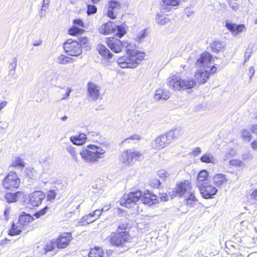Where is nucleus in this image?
Instances as JSON below:
<instances>
[{
  "label": "nucleus",
  "mask_w": 257,
  "mask_h": 257,
  "mask_svg": "<svg viewBox=\"0 0 257 257\" xmlns=\"http://www.w3.org/2000/svg\"><path fill=\"white\" fill-rule=\"evenodd\" d=\"M250 196L254 201H257V189H255L252 192Z\"/></svg>",
  "instance_id": "nucleus-63"
},
{
  "label": "nucleus",
  "mask_w": 257,
  "mask_h": 257,
  "mask_svg": "<svg viewBox=\"0 0 257 257\" xmlns=\"http://www.w3.org/2000/svg\"><path fill=\"white\" fill-rule=\"evenodd\" d=\"M144 159L143 154L140 152L135 150H129L122 153L120 160L125 164L132 165L137 161H141Z\"/></svg>",
  "instance_id": "nucleus-7"
},
{
  "label": "nucleus",
  "mask_w": 257,
  "mask_h": 257,
  "mask_svg": "<svg viewBox=\"0 0 257 257\" xmlns=\"http://www.w3.org/2000/svg\"><path fill=\"white\" fill-rule=\"evenodd\" d=\"M11 166L19 169H23L25 166V163L20 157H17L13 161Z\"/></svg>",
  "instance_id": "nucleus-31"
},
{
  "label": "nucleus",
  "mask_w": 257,
  "mask_h": 257,
  "mask_svg": "<svg viewBox=\"0 0 257 257\" xmlns=\"http://www.w3.org/2000/svg\"><path fill=\"white\" fill-rule=\"evenodd\" d=\"M71 237V235L68 233L61 234L57 239L55 240L56 246L59 248H65L70 241Z\"/></svg>",
  "instance_id": "nucleus-17"
},
{
  "label": "nucleus",
  "mask_w": 257,
  "mask_h": 257,
  "mask_svg": "<svg viewBox=\"0 0 257 257\" xmlns=\"http://www.w3.org/2000/svg\"><path fill=\"white\" fill-rule=\"evenodd\" d=\"M160 181L157 179H153L151 181V185L155 187V188H158L160 185Z\"/></svg>",
  "instance_id": "nucleus-56"
},
{
  "label": "nucleus",
  "mask_w": 257,
  "mask_h": 257,
  "mask_svg": "<svg viewBox=\"0 0 257 257\" xmlns=\"http://www.w3.org/2000/svg\"><path fill=\"white\" fill-rule=\"evenodd\" d=\"M77 41L81 46L82 44H85L87 43L88 39L86 37H80L79 38H78Z\"/></svg>",
  "instance_id": "nucleus-57"
},
{
  "label": "nucleus",
  "mask_w": 257,
  "mask_h": 257,
  "mask_svg": "<svg viewBox=\"0 0 257 257\" xmlns=\"http://www.w3.org/2000/svg\"><path fill=\"white\" fill-rule=\"evenodd\" d=\"M45 194L40 191H34L29 196L30 204L34 206H38L45 198Z\"/></svg>",
  "instance_id": "nucleus-15"
},
{
  "label": "nucleus",
  "mask_w": 257,
  "mask_h": 257,
  "mask_svg": "<svg viewBox=\"0 0 257 257\" xmlns=\"http://www.w3.org/2000/svg\"><path fill=\"white\" fill-rule=\"evenodd\" d=\"M18 193V192L16 193H6L5 196V198L8 203L16 202L17 200V196Z\"/></svg>",
  "instance_id": "nucleus-36"
},
{
  "label": "nucleus",
  "mask_w": 257,
  "mask_h": 257,
  "mask_svg": "<svg viewBox=\"0 0 257 257\" xmlns=\"http://www.w3.org/2000/svg\"><path fill=\"white\" fill-rule=\"evenodd\" d=\"M96 219L90 213L84 216L78 222V225L84 226L94 222Z\"/></svg>",
  "instance_id": "nucleus-26"
},
{
  "label": "nucleus",
  "mask_w": 257,
  "mask_h": 257,
  "mask_svg": "<svg viewBox=\"0 0 257 257\" xmlns=\"http://www.w3.org/2000/svg\"><path fill=\"white\" fill-rule=\"evenodd\" d=\"M57 189L55 186H54L52 189L47 192V199L48 200H54L57 194Z\"/></svg>",
  "instance_id": "nucleus-38"
},
{
  "label": "nucleus",
  "mask_w": 257,
  "mask_h": 257,
  "mask_svg": "<svg viewBox=\"0 0 257 257\" xmlns=\"http://www.w3.org/2000/svg\"><path fill=\"white\" fill-rule=\"evenodd\" d=\"M200 161L202 163L214 164L215 158L211 153L207 152L200 158Z\"/></svg>",
  "instance_id": "nucleus-28"
},
{
  "label": "nucleus",
  "mask_w": 257,
  "mask_h": 257,
  "mask_svg": "<svg viewBox=\"0 0 257 257\" xmlns=\"http://www.w3.org/2000/svg\"><path fill=\"white\" fill-rule=\"evenodd\" d=\"M100 90V86L97 85L92 82H89L87 84V91L88 96L92 100H97L100 95L99 91Z\"/></svg>",
  "instance_id": "nucleus-14"
},
{
  "label": "nucleus",
  "mask_w": 257,
  "mask_h": 257,
  "mask_svg": "<svg viewBox=\"0 0 257 257\" xmlns=\"http://www.w3.org/2000/svg\"><path fill=\"white\" fill-rule=\"evenodd\" d=\"M103 208L101 209V210L96 209L93 213H91V214L92 215L93 217H94L95 218L97 219L99 217L100 215H101L102 212L103 211Z\"/></svg>",
  "instance_id": "nucleus-51"
},
{
  "label": "nucleus",
  "mask_w": 257,
  "mask_h": 257,
  "mask_svg": "<svg viewBox=\"0 0 257 257\" xmlns=\"http://www.w3.org/2000/svg\"><path fill=\"white\" fill-rule=\"evenodd\" d=\"M67 151L70 154L72 159L76 162H78L79 159L78 154L76 152L75 148L73 146L69 145L66 148Z\"/></svg>",
  "instance_id": "nucleus-33"
},
{
  "label": "nucleus",
  "mask_w": 257,
  "mask_h": 257,
  "mask_svg": "<svg viewBox=\"0 0 257 257\" xmlns=\"http://www.w3.org/2000/svg\"><path fill=\"white\" fill-rule=\"evenodd\" d=\"M8 76L11 80H16L18 76L16 73V70H9Z\"/></svg>",
  "instance_id": "nucleus-53"
},
{
  "label": "nucleus",
  "mask_w": 257,
  "mask_h": 257,
  "mask_svg": "<svg viewBox=\"0 0 257 257\" xmlns=\"http://www.w3.org/2000/svg\"><path fill=\"white\" fill-rule=\"evenodd\" d=\"M170 97V92L168 90L159 88L155 91L154 98L156 100L168 99Z\"/></svg>",
  "instance_id": "nucleus-21"
},
{
  "label": "nucleus",
  "mask_w": 257,
  "mask_h": 257,
  "mask_svg": "<svg viewBox=\"0 0 257 257\" xmlns=\"http://www.w3.org/2000/svg\"><path fill=\"white\" fill-rule=\"evenodd\" d=\"M252 53V50L251 48H248L244 54L245 61L248 60L251 56Z\"/></svg>",
  "instance_id": "nucleus-54"
},
{
  "label": "nucleus",
  "mask_w": 257,
  "mask_h": 257,
  "mask_svg": "<svg viewBox=\"0 0 257 257\" xmlns=\"http://www.w3.org/2000/svg\"><path fill=\"white\" fill-rule=\"evenodd\" d=\"M110 243L114 246H119L123 245L125 243L131 240V237L126 231L112 232L109 236Z\"/></svg>",
  "instance_id": "nucleus-8"
},
{
  "label": "nucleus",
  "mask_w": 257,
  "mask_h": 257,
  "mask_svg": "<svg viewBox=\"0 0 257 257\" xmlns=\"http://www.w3.org/2000/svg\"><path fill=\"white\" fill-rule=\"evenodd\" d=\"M241 137L243 140L247 142H249L251 140V134L249 131L242 129L241 131Z\"/></svg>",
  "instance_id": "nucleus-39"
},
{
  "label": "nucleus",
  "mask_w": 257,
  "mask_h": 257,
  "mask_svg": "<svg viewBox=\"0 0 257 257\" xmlns=\"http://www.w3.org/2000/svg\"><path fill=\"white\" fill-rule=\"evenodd\" d=\"M104 252L103 249L100 247H95L91 249L89 257H104Z\"/></svg>",
  "instance_id": "nucleus-30"
},
{
  "label": "nucleus",
  "mask_w": 257,
  "mask_h": 257,
  "mask_svg": "<svg viewBox=\"0 0 257 257\" xmlns=\"http://www.w3.org/2000/svg\"><path fill=\"white\" fill-rule=\"evenodd\" d=\"M229 164L233 166H237L242 167L244 166V164L238 159H232L229 161Z\"/></svg>",
  "instance_id": "nucleus-43"
},
{
  "label": "nucleus",
  "mask_w": 257,
  "mask_h": 257,
  "mask_svg": "<svg viewBox=\"0 0 257 257\" xmlns=\"http://www.w3.org/2000/svg\"><path fill=\"white\" fill-rule=\"evenodd\" d=\"M242 158L244 160H251L252 157L249 153H246L242 155Z\"/></svg>",
  "instance_id": "nucleus-60"
},
{
  "label": "nucleus",
  "mask_w": 257,
  "mask_h": 257,
  "mask_svg": "<svg viewBox=\"0 0 257 257\" xmlns=\"http://www.w3.org/2000/svg\"><path fill=\"white\" fill-rule=\"evenodd\" d=\"M188 193L189 194L186 199H188L189 200H193V201H197V199L195 197L194 192L192 191V189Z\"/></svg>",
  "instance_id": "nucleus-55"
},
{
  "label": "nucleus",
  "mask_w": 257,
  "mask_h": 257,
  "mask_svg": "<svg viewBox=\"0 0 257 257\" xmlns=\"http://www.w3.org/2000/svg\"><path fill=\"white\" fill-rule=\"evenodd\" d=\"M200 194L205 199L212 198L215 195L217 189L212 185L204 184L199 187Z\"/></svg>",
  "instance_id": "nucleus-13"
},
{
  "label": "nucleus",
  "mask_w": 257,
  "mask_h": 257,
  "mask_svg": "<svg viewBox=\"0 0 257 257\" xmlns=\"http://www.w3.org/2000/svg\"><path fill=\"white\" fill-rule=\"evenodd\" d=\"M86 139V135L85 134H80L71 137L70 140L74 145L80 146L85 143Z\"/></svg>",
  "instance_id": "nucleus-24"
},
{
  "label": "nucleus",
  "mask_w": 257,
  "mask_h": 257,
  "mask_svg": "<svg viewBox=\"0 0 257 257\" xmlns=\"http://www.w3.org/2000/svg\"><path fill=\"white\" fill-rule=\"evenodd\" d=\"M225 27L229 30L234 36L242 32L245 29L244 25H237L229 21H226Z\"/></svg>",
  "instance_id": "nucleus-18"
},
{
  "label": "nucleus",
  "mask_w": 257,
  "mask_h": 257,
  "mask_svg": "<svg viewBox=\"0 0 257 257\" xmlns=\"http://www.w3.org/2000/svg\"><path fill=\"white\" fill-rule=\"evenodd\" d=\"M128 224L127 221L123 220L121 221L117 227V231L119 230H126L128 228Z\"/></svg>",
  "instance_id": "nucleus-48"
},
{
  "label": "nucleus",
  "mask_w": 257,
  "mask_h": 257,
  "mask_svg": "<svg viewBox=\"0 0 257 257\" xmlns=\"http://www.w3.org/2000/svg\"><path fill=\"white\" fill-rule=\"evenodd\" d=\"M156 20L157 23L160 25H164L170 21V19L167 16L159 14L157 15Z\"/></svg>",
  "instance_id": "nucleus-35"
},
{
  "label": "nucleus",
  "mask_w": 257,
  "mask_h": 257,
  "mask_svg": "<svg viewBox=\"0 0 257 257\" xmlns=\"http://www.w3.org/2000/svg\"><path fill=\"white\" fill-rule=\"evenodd\" d=\"M96 49L99 52V54L104 58L109 59L113 56L112 54L110 52V51L106 47V46L102 44L98 45L96 47Z\"/></svg>",
  "instance_id": "nucleus-20"
},
{
  "label": "nucleus",
  "mask_w": 257,
  "mask_h": 257,
  "mask_svg": "<svg viewBox=\"0 0 257 257\" xmlns=\"http://www.w3.org/2000/svg\"><path fill=\"white\" fill-rule=\"evenodd\" d=\"M50 0H43V3L42 6L41 11V15H42L43 11H46V8H47L48 5L49 3L50 2Z\"/></svg>",
  "instance_id": "nucleus-58"
},
{
  "label": "nucleus",
  "mask_w": 257,
  "mask_h": 257,
  "mask_svg": "<svg viewBox=\"0 0 257 257\" xmlns=\"http://www.w3.org/2000/svg\"><path fill=\"white\" fill-rule=\"evenodd\" d=\"M168 138V136L166 135L159 136L152 142V147L158 150L164 148L171 143V140Z\"/></svg>",
  "instance_id": "nucleus-12"
},
{
  "label": "nucleus",
  "mask_w": 257,
  "mask_h": 257,
  "mask_svg": "<svg viewBox=\"0 0 257 257\" xmlns=\"http://www.w3.org/2000/svg\"><path fill=\"white\" fill-rule=\"evenodd\" d=\"M192 78L182 79L180 76L174 75L168 79V85L174 91H180L191 89L196 85Z\"/></svg>",
  "instance_id": "nucleus-4"
},
{
  "label": "nucleus",
  "mask_w": 257,
  "mask_h": 257,
  "mask_svg": "<svg viewBox=\"0 0 257 257\" xmlns=\"http://www.w3.org/2000/svg\"><path fill=\"white\" fill-rule=\"evenodd\" d=\"M106 43L108 47L114 52L118 53L121 51L123 48L126 49V51L128 52L135 48L133 43L126 41H121L119 39L112 37L106 39Z\"/></svg>",
  "instance_id": "nucleus-5"
},
{
  "label": "nucleus",
  "mask_w": 257,
  "mask_h": 257,
  "mask_svg": "<svg viewBox=\"0 0 257 257\" xmlns=\"http://www.w3.org/2000/svg\"><path fill=\"white\" fill-rule=\"evenodd\" d=\"M56 246V244H55V239H53L51 241L48 242L44 248L45 250V253L52 250Z\"/></svg>",
  "instance_id": "nucleus-40"
},
{
  "label": "nucleus",
  "mask_w": 257,
  "mask_h": 257,
  "mask_svg": "<svg viewBox=\"0 0 257 257\" xmlns=\"http://www.w3.org/2000/svg\"><path fill=\"white\" fill-rule=\"evenodd\" d=\"M141 139V137L140 135L135 134L131 136L130 137L126 138L124 140V142H129V140H140Z\"/></svg>",
  "instance_id": "nucleus-50"
},
{
  "label": "nucleus",
  "mask_w": 257,
  "mask_h": 257,
  "mask_svg": "<svg viewBox=\"0 0 257 257\" xmlns=\"http://www.w3.org/2000/svg\"><path fill=\"white\" fill-rule=\"evenodd\" d=\"M236 154V152L235 149L233 148L229 149L225 154V158L224 159V160H226L228 158L234 157Z\"/></svg>",
  "instance_id": "nucleus-45"
},
{
  "label": "nucleus",
  "mask_w": 257,
  "mask_h": 257,
  "mask_svg": "<svg viewBox=\"0 0 257 257\" xmlns=\"http://www.w3.org/2000/svg\"><path fill=\"white\" fill-rule=\"evenodd\" d=\"M192 189L190 182L185 180L177 185L175 190H176V193L180 197L182 196L186 192H190Z\"/></svg>",
  "instance_id": "nucleus-19"
},
{
  "label": "nucleus",
  "mask_w": 257,
  "mask_h": 257,
  "mask_svg": "<svg viewBox=\"0 0 257 257\" xmlns=\"http://www.w3.org/2000/svg\"><path fill=\"white\" fill-rule=\"evenodd\" d=\"M142 195V192L140 190L124 194L120 200V204L125 207H132L133 205L140 200Z\"/></svg>",
  "instance_id": "nucleus-9"
},
{
  "label": "nucleus",
  "mask_w": 257,
  "mask_h": 257,
  "mask_svg": "<svg viewBox=\"0 0 257 257\" xmlns=\"http://www.w3.org/2000/svg\"><path fill=\"white\" fill-rule=\"evenodd\" d=\"M182 128L180 127H177L174 129L173 131H170L168 136L169 138H172V139L177 138L182 133Z\"/></svg>",
  "instance_id": "nucleus-37"
},
{
  "label": "nucleus",
  "mask_w": 257,
  "mask_h": 257,
  "mask_svg": "<svg viewBox=\"0 0 257 257\" xmlns=\"http://www.w3.org/2000/svg\"><path fill=\"white\" fill-rule=\"evenodd\" d=\"M250 130L253 133L257 135V124H252L250 127Z\"/></svg>",
  "instance_id": "nucleus-64"
},
{
  "label": "nucleus",
  "mask_w": 257,
  "mask_h": 257,
  "mask_svg": "<svg viewBox=\"0 0 257 257\" xmlns=\"http://www.w3.org/2000/svg\"><path fill=\"white\" fill-rule=\"evenodd\" d=\"M214 64L210 53L204 52L201 54L195 63L196 71L194 75L198 83H204L209 78L210 74L217 71V69Z\"/></svg>",
  "instance_id": "nucleus-1"
},
{
  "label": "nucleus",
  "mask_w": 257,
  "mask_h": 257,
  "mask_svg": "<svg viewBox=\"0 0 257 257\" xmlns=\"http://www.w3.org/2000/svg\"><path fill=\"white\" fill-rule=\"evenodd\" d=\"M97 12V8L96 7L92 5H87V14L88 15H91L92 14H94Z\"/></svg>",
  "instance_id": "nucleus-46"
},
{
  "label": "nucleus",
  "mask_w": 257,
  "mask_h": 257,
  "mask_svg": "<svg viewBox=\"0 0 257 257\" xmlns=\"http://www.w3.org/2000/svg\"><path fill=\"white\" fill-rule=\"evenodd\" d=\"M99 32L104 35L114 34L119 38H121L126 33L123 26L115 25L110 21L102 25L99 28Z\"/></svg>",
  "instance_id": "nucleus-6"
},
{
  "label": "nucleus",
  "mask_w": 257,
  "mask_h": 257,
  "mask_svg": "<svg viewBox=\"0 0 257 257\" xmlns=\"http://www.w3.org/2000/svg\"><path fill=\"white\" fill-rule=\"evenodd\" d=\"M73 23L75 25H78L80 27H83V22L80 19H76L73 21Z\"/></svg>",
  "instance_id": "nucleus-62"
},
{
  "label": "nucleus",
  "mask_w": 257,
  "mask_h": 257,
  "mask_svg": "<svg viewBox=\"0 0 257 257\" xmlns=\"http://www.w3.org/2000/svg\"><path fill=\"white\" fill-rule=\"evenodd\" d=\"M87 148L83 149L80 153V155L83 161L88 163H94L98 159L103 158L105 150L99 146L94 145H89Z\"/></svg>",
  "instance_id": "nucleus-3"
},
{
  "label": "nucleus",
  "mask_w": 257,
  "mask_h": 257,
  "mask_svg": "<svg viewBox=\"0 0 257 257\" xmlns=\"http://www.w3.org/2000/svg\"><path fill=\"white\" fill-rule=\"evenodd\" d=\"M224 47V44L222 42L219 41H215L210 45L211 50L214 53H218Z\"/></svg>",
  "instance_id": "nucleus-29"
},
{
  "label": "nucleus",
  "mask_w": 257,
  "mask_h": 257,
  "mask_svg": "<svg viewBox=\"0 0 257 257\" xmlns=\"http://www.w3.org/2000/svg\"><path fill=\"white\" fill-rule=\"evenodd\" d=\"M156 200V196L150 193L144 194L141 195L140 200L143 204L151 205L155 203Z\"/></svg>",
  "instance_id": "nucleus-23"
},
{
  "label": "nucleus",
  "mask_w": 257,
  "mask_h": 257,
  "mask_svg": "<svg viewBox=\"0 0 257 257\" xmlns=\"http://www.w3.org/2000/svg\"><path fill=\"white\" fill-rule=\"evenodd\" d=\"M213 183L217 187L221 186L224 182L227 181L225 175L223 174H217L214 176L212 179Z\"/></svg>",
  "instance_id": "nucleus-25"
},
{
  "label": "nucleus",
  "mask_w": 257,
  "mask_h": 257,
  "mask_svg": "<svg viewBox=\"0 0 257 257\" xmlns=\"http://www.w3.org/2000/svg\"><path fill=\"white\" fill-rule=\"evenodd\" d=\"M66 53L71 56H78L82 53V47L76 40H67L64 44Z\"/></svg>",
  "instance_id": "nucleus-10"
},
{
  "label": "nucleus",
  "mask_w": 257,
  "mask_h": 257,
  "mask_svg": "<svg viewBox=\"0 0 257 257\" xmlns=\"http://www.w3.org/2000/svg\"><path fill=\"white\" fill-rule=\"evenodd\" d=\"M83 31V30L82 29H79L75 26H73L68 30L69 34L73 36H75L77 34H80Z\"/></svg>",
  "instance_id": "nucleus-42"
},
{
  "label": "nucleus",
  "mask_w": 257,
  "mask_h": 257,
  "mask_svg": "<svg viewBox=\"0 0 257 257\" xmlns=\"http://www.w3.org/2000/svg\"><path fill=\"white\" fill-rule=\"evenodd\" d=\"M74 60V59L63 54L60 55L58 58V62L61 64H66L72 63Z\"/></svg>",
  "instance_id": "nucleus-34"
},
{
  "label": "nucleus",
  "mask_w": 257,
  "mask_h": 257,
  "mask_svg": "<svg viewBox=\"0 0 257 257\" xmlns=\"http://www.w3.org/2000/svg\"><path fill=\"white\" fill-rule=\"evenodd\" d=\"M24 228L20 224L16 225L15 223L12 224V226L9 230V234L12 236L18 235L22 232V229Z\"/></svg>",
  "instance_id": "nucleus-32"
},
{
  "label": "nucleus",
  "mask_w": 257,
  "mask_h": 257,
  "mask_svg": "<svg viewBox=\"0 0 257 257\" xmlns=\"http://www.w3.org/2000/svg\"><path fill=\"white\" fill-rule=\"evenodd\" d=\"M48 209V207L46 206L43 209L40 210L39 211L36 212L34 215V216L36 217V218H39L41 216L44 215L46 213Z\"/></svg>",
  "instance_id": "nucleus-49"
},
{
  "label": "nucleus",
  "mask_w": 257,
  "mask_h": 257,
  "mask_svg": "<svg viewBox=\"0 0 257 257\" xmlns=\"http://www.w3.org/2000/svg\"><path fill=\"white\" fill-rule=\"evenodd\" d=\"M158 176L163 180H165L166 178L169 177L170 174L164 169H161L158 172Z\"/></svg>",
  "instance_id": "nucleus-41"
},
{
  "label": "nucleus",
  "mask_w": 257,
  "mask_h": 257,
  "mask_svg": "<svg viewBox=\"0 0 257 257\" xmlns=\"http://www.w3.org/2000/svg\"><path fill=\"white\" fill-rule=\"evenodd\" d=\"M164 4L167 6H176L179 3V0H163Z\"/></svg>",
  "instance_id": "nucleus-47"
},
{
  "label": "nucleus",
  "mask_w": 257,
  "mask_h": 257,
  "mask_svg": "<svg viewBox=\"0 0 257 257\" xmlns=\"http://www.w3.org/2000/svg\"><path fill=\"white\" fill-rule=\"evenodd\" d=\"M72 91L71 88H66L65 89V94L63 95V97L61 98V100H64L66 99L70 95V92Z\"/></svg>",
  "instance_id": "nucleus-59"
},
{
  "label": "nucleus",
  "mask_w": 257,
  "mask_h": 257,
  "mask_svg": "<svg viewBox=\"0 0 257 257\" xmlns=\"http://www.w3.org/2000/svg\"><path fill=\"white\" fill-rule=\"evenodd\" d=\"M208 175V173L206 170H201L198 174L197 178V185L199 187L205 183L203 182L206 180Z\"/></svg>",
  "instance_id": "nucleus-27"
},
{
  "label": "nucleus",
  "mask_w": 257,
  "mask_h": 257,
  "mask_svg": "<svg viewBox=\"0 0 257 257\" xmlns=\"http://www.w3.org/2000/svg\"><path fill=\"white\" fill-rule=\"evenodd\" d=\"M146 35V30H141L135 37V40L138 42H141Z\"/></svg>",
  "instance_id": "nucleus-44"
},
{
  "label": "nucleus",
  "mask_w": 257,
  "mask_h": 257,
  "mask_svg": "<svg viewBox=\"0 0 257 257\" xmlns=\"http://www.w3.org/2000/svg\"><path fill=\"white\" fill-rule=\"evenodd\" d=\"M34 220V218L29 214H25L20 216L18 224L24 229L25 226Z\"/></svg>",
  "instance_id": "nucleus-22"
},
{
  "label": "nucleus",
  "mask_w": 257,
  "mask_h": 257,
  "mask_svg": "<svg viewBox=\"0 0 257 257\" xmlns=\"http://www.w3.org/2000/svg\"><path fill=\"white\" fill-rule=\"evenodd\" d=\"M120 8V4L117 1H110L108 4L107 16L112 19L116 18L117 13Z\"/></svg>",
  "instance_id": "nucleus-16"
},
{
  "label": "nucleus",
  "mask_w": 257,
  "mask_h": 257,
  "mask_svg": "<svg viewBox=\"0 0 257 257\" xmlns=\"http://www.w3.org/2000/svg\"><path fill=\"white\" fill-rule=\"evenodd\" d=\"M185 200L186 205L191 207L194 206L196 205V202H197L193 201V200H189L188 199H186Z\"/></svg>",
  "instance_id": "nucleus-61"
},
{
  "label": "nucleus",
  "mask_w": 257,
  "mask_h": 257,
  "mask_svg": "<svg viewBox=\"0 0 257 257\" xmlns=\"http://www.w3.org/2000/svg\"><path fill=\"white\" fill-rule=\"evenodd\" d=\"M17 61L16 58H14L13 60V62L10 63L9 66V70H16L17 65Z\"/></svg>",
  "instance_id": "nucleus-52"
},
{
  "label": "nucleus",
  "mask_w": 257,
  "mask_h": 257,
  "mask_svg": "<svg viewBox=\"0 0 257 257\" xmlns=\"http://www.w3.org/2000/svg\"><path fill=\"white\" fill-rule=\"evenodd\" d=\"M20 182V179L16 173L11 171L3 180V184L6 189H11L18 188Z\"/></svg>",
  "instance_id": "nucleus-11"
},
{
  "label": "nucleus",
  "mask_w": 257,
  "mask_h": 257,
  "mask_svg": "<svg viewBox=\"0 0 257 257\" xmlns=\"http://www.w3.org/2000/svg\"><path fill=\"white\" fill-rule=\"evenodd\" d=\"M133 49L124 56L117 59V63L122 68H135L144 59L145 54L143 52L135 50Z\"/></svg>",
  "instance_id": "nucleus-2"
}]
</instances>
